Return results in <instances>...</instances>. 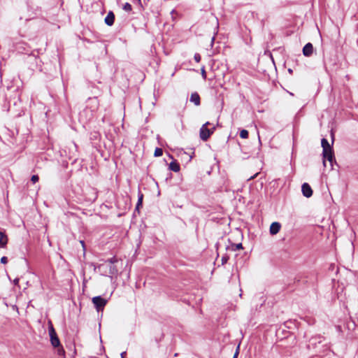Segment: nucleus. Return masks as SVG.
Returning <instances> with one entry per match:
<instances>
[{
	"label": "nucleus",
	"mask_w": 358,
	"mask_h": 358,
	"mask_svg": "<svg viewBox=\"0 0 358 358\" xmlns=\"http://www.w3.org/2000/svg\"><path fill=\"white\" fill-rule=\"evenodd\" d=\"M240 136L242 138H247L248 137V131L246 129H242L240 132Z\"/></svg>",
	"instance_id": "4468645a"
},
{
	"label": "nucleus",
	"mask_w": 358,
	"mask_h": 358,
	"mask_svg": "<svg viewBox=\"0 0 358 358\" xmlns=\"http://www.w3.org/2000/svg\"><path fill=\"white\" fill-rule=\"evenodd\" d=\"M61 353H62V354L64 353V350L63 349H62L61 350H59V354H61Z\"/></svg>",
	"instance_id": "c756f323"
},
{
	"label": "nucleus",
	"mask_w": 358,
	"mask_h": 358,
	"mask_svg": "<svg viewBox=\"0 0 358 358\" xmlns=\"http://www.w3.org/2000/svg\"><path fill=\"white\" fill-rule=\"evenodd\" d=\"M115 15L112 11H110L105 17V23L108 26H112L114 24Z\"/></svg>",
	"instance_id": "1a4fd4ad"
},
{
	"label": "nucleus",
	"mask_w": 358,
	"mask_h": 358,
	"mask_svg": "<svg viewBox=\"0 0 358 358\" xmlns=\"http://www.w3.org/2000/svg\"><path fill=\"white\" fill-rule=\"evenodd\" d=\"M80 243H81L82 246L83 247V248H85V242L83 241H80Z\"/></svg>",
	"instance_id": "bb28decb"
},
{
	"label": "nucleus",
	"mask_w": 358,
	"mask_h": 358,
	"mask_svg": "<svg viewBox=\"0 0 358 358\" xmlns=\"http://www.w3.org/2000/svg\"><path fill=\"white\" fill-rule=\"evenodd\" d=\"M109 267V274L115 275L118 272V269L114 265H106Z\"/></svg>",
	"instance_id": "f8f14e48"
},
{
	"label": "nucleus",
	"mask_w": 358,
	"mask_h": 358,
	"mask_svg": "<svg viewBox=\"0 0 358 358\" xmlns=\"http://www.w3.org/2000/svg\"><path fill=\"white\" fill-rule=\"evenodd\" d=\"M190 101L196 106H199L201 103L199 94L197 92L192 93L190 96Z\"/></svg>",
	"instance_id": "9d476101"
},
{
	"label": "nucleus",
	"mask_w": 358,
	"mask_h": 358,
	"mask_svg": "<svg viewBox=\"0 0 358 358\" xmlns=\"http://www.w3.org/2000/svg\"><path fill=\"white\" fill-rule=\"evenodd\" d=\"M162 154H163V150L162 148H157L155 149V153H154L155 157H160L162 155Z\"/></svg>",
	"instance_id": "2eb2a0df"
},
{
	"label": "nucleus",
	"mask_w": 358,
	"mask_h": 358,
	"mask_svg": "<svg viewBox=\"0 0 358 358\" xmlns=\"http://www.w3.org/2000/svg\"><path fill=\"white\" fill-rule=\"evenodd\" d=\"M13 282H14L15 285H17L18 282H19V279L18 278L15 279Z\"/></svg>",
	"instance_id": "a878e982"
},
{
	"label": "nucleus",
	"mask_w": 358,
	"mask_h": 358,
	"mask_svg": "<svg viewBox=\"0 0 358 358\" xmlns=\"http://www.w3.org/2000/svg\"><path fill=\"white\" fill-rule=\"evenodd\" d=\"M215 129V127L209 129L208 127H206V125H202L199 131V136L201 139L203 141H207L210 135L214 132Z\"/></svg>",
	"instance_id": "f03ea898"
},
{
	"label": "nucleus",
	"mask_w": 358,
	"mask_h": 358,
	"mask_svg": "<svg viewBox=\"0 0 358 358\" xmlns=\"http://www.w3.org/2000/svg\"><path fill=\"white\" fill-rule=\"evenodd\" d=\"M116 262H117V259L115 257H113L106 261V265H113Z\"/></svg>",
	"instance_id": "ddd939ff"
},
{
	"label": "nucleus",
	"mask_w": 358,
	"mask_h": 358,
	"mask_svg": "<svg viewBox=\"0 0 358 358\" xmlns=\"http://www.w3.org/2000/svg\"><path fill=\"white\" fill-rule=\"evenodd\" d=\"M143 197V195L142 194L138 195V202H137L136 207V208H138L139 206L142 205Z\"/></svg>",
	"instance_id": "f3484780"
},
{
	"label": "nucleus",
	"mask_w": 358,
	"mask_h": 358,
	"mask_svg": "<svg viewBox=\"0 0 358 358\" xmlns=\"http://www.w3.org/2000/svg\"><path fill=\"white\" fill-rule=\"evenodd\" d=\"M49 334L52 346L55 348L59 347L60 345V341L52 326H50L49 328Z\"/></svg>",
	"instance_id": "7ed1b4c3"
},
{
	"label": "nucleus",
	"mask_w": 358,
	"mask_h": 358,
	"mask_svg": "<svg viewBox=\"0 0 358 358\" xmlns=\"http://www.w3.org/2000/svg\"><path fill=\"white\" fill-rule=\"evenodd\" d=\"M92 302H93L94 306L96 307V308L97 309V310H99L103 308V307L106 306L107 301L106 299H104L101 296H98L93 297Z\"/></svg>",
	"instance_id": "20e7f679"
},
{
	"label": "nucleus",
	"mask_w": 358,
	"mask_h": 358,
	"mask_svg": "<svg viewBox=\"0 0 358 358\" xmlns=\"http://www.w3.org/2000/svg\"><path fill=\"white\" fill-rule=\"evenodd\" d=\"M194 59L196 62H199L201 61V55L199 53H196L194 56Z\"/></svg>",
	"instance_id": "aec40b11"
},
{
	"label": "nucleus",
	"mask_w": 358,
	"mask_h": 358,
	"mask_svg": "<svg viewBox=\"0 0 358 358\" xmlns=\"http://www.w3.org/2000/svg\"><path fill=\"white\" fill-rule=\"evenodd\" d=\"M39 180V178L37 175H33L31 178V180L33 183H36Z\"/></svg>",
	"instance_id": "6ab92c4d"
},
{
	"label": "nucleus",
	"mask_w": 358,
	"mask_h": 358,
	"mask_svg": "<svg viewBox=\"0 0 358 358\" xmlns=\"http://www.w3.org/2000/svg\"><path fill=\"white\" fill-rule=\"evenodd\" d=\"M90 101H92L93 102H94L95 103H97V99L96 97H94V98H90L89 99Z\"/></svg>",
	"instance_id": "393cba45"
},
{
	"label": "nucleus",
	"mask_w": 358,
	"mask_h": 358,
	"mask_svg": "<svg viewBox=\"0 0 358 358\" xmlns=\"http://www.w3.org/2000/svg\"><path fill=\"white\" fill-rule=\"evenodd\" d=\"M169 169L174 172H178L180 169L179 164L176 161H173L169 164Z\"/></svg>",
	"instance_id": "9b49d317"
},
{
	"label": "nucleus",
	"mask_w": 358,
	"mask_h": 358,
	"mask_svg": "<svg viewBox=\"0 0 358 358\" xmlns=\"http://www.w3.org/2000/svg\"><path fill=\"white\" fill-rule=\"evenodd\" d=\"M313 52V46L312 43H308L305 45V46L303 48V54L306 57H310L312 55Z\"/></svg>",
	"instance_id": "423d86ee"
},
{
	"label": "nucleus",
	"mask_w": 358,
	"mask_h": 358,
	"mask_svg": "<svg viewBox=\"0 0 358 358\" xmlns=\"http://www.w3.org/2000/svg\"><path fill=\"white\" fill-rule=\"evenodd\" d=\"M211 124L209 122H206L203 125H206V127H208V125H210Z\"/></svg>",
	"instance_id": "c85d7f7f"
},
{
	"label": "nucleus",
	"mask_w": 358,
	"mask_h": 358,
	"mask_svg": "<svg viewBox=\"0 0 358 358\" xmlns=\"http://www.w3.org/2000/svg\"><path fill=\"white\" fill-rule=\"evenodd\" d=\"M8 262V258L6 257H2L1 259V263L5 264Z\"/></svg>",
	"instance_id": "5701e85b"
},
{
	"label": "nucleus",
	"mask_w": 358,
	"mask_h": 358,
	"mask_svg": "<svg viewBox=\"0 0 358 358\" xmlns=\"http://www.w3.org/2000/svg\"><path fill=\"white\" fill-rule=\"evenodd\" d=\"M332 141H334V134H331Z\"/></svg>",
	"instance_id": "7c9ffc66"
},
{
	"label": "nucleus",
	"mask_w": 358,
	"mask_h": 358,
	"mask_svg": "<svg viewBox=\"0 0 358 358\" xmlns=\"http://www.w3.org/2000/svg\"><path fill=\"white\" fill-rule=\"evenodd\" d=\"M122 358H124V357H122Z\"/></svg>",
	"instance_id": "2f4dec72"
},
{
	"label": "nucleus",
	"mask_w": 358,
	"mask_h": 358,
	"mask_svg": "<svg viewBox=\"0 0 358 358\" xmlns=\"http://www.w3.org/2000/svg\"><path fill=\"white\" fill-rule=\"evenodd\" d=\"M322 147L323 149L322 155H323V165L324 166H327L326 160L327 159L331 166V169H333V162H335V158L334 155V152L332 150V148L329 143L328 141L326 138H322L321 141Z\"/></svg>",
	"instance_id": "f257e3e1"
},
{
	"label": "nucleus",
	"mask_w": 358,
	"mask_h": 358,
	"mask_svg": "<svg viewBox=\"0 0 358 358\" xmlns=\"http://www.w3.org/2000/svg\"><path fill=\"white\" fill-rule=\"evenodd\" d=\"M123 9L125 11H131L132 9L131 5L129 3H125L124 5L123 6Z\"/></svg>",
	"instance_id": "dca6fc26"
},
{
	"label": "nucleus",
	"mask_w": 358,
	"mask_h": 358,
	"mask_svg": "<svg viewBox=\"0 0 358 358\" xmlns=\"http://www.w3.org/2000/svg\"><path fill=\"white\" fill-rule=\"evenodd\" d=\"M125 355H126V352H122L121 353V358L124 357Z\"/></svg>",
	"instance_id": "cd10ccee"
},
{
	"label": "nucleus",
	"mask_w": 358,
	"mask_h": 358,
	"mask_svg": "<svg viewBox=\"0 0 358 358\" xmlns=\"http://www.w3.org/2000/svg\"><path fill=\"white\" fill-rule=\"evenodd\" d=\"M8 238L6 234L4 232L0 231V248H6L8 243Z\"/></svg>",
	"instance_id": "6e6552de"
},
{
	"label": "nucleus",
	"mask_w": 358,
	"mask_h": 358,
	"mask_svg": "<svg viewBox=\"0 0 358 358\" xmlns=\"http://www.w3.org/2000/svg\"><path fill=\"white\" fill-rule=\"evenodd\" d=\"M301 191L303 195L306 198H309L313 195V190L311 187L306 182L303 183L301 186Z\"/></svg>",
	"instance_id": "39448f33"
},
{
	"label": "nucleus",
	"mask_w": 358,
	"mask_h": 358,
	"mask_svg": "<svg viewBox=\"0 0 358 358\" xmlns=\"http://www.w3.org/2000/svg\"><path fill=\"white\" fill-rule=\"evenodd\" d=\"M238 353H239V345L237 347L236 352L234 353L233 358H237Z\"/></svg>",
	"instance_id": "b1692460"
},
{
	"label": "nucleus",
	"mask_w": 358,
	"mask_h": 358,
	"mask_svg": "<svg viewBox=\"0 0 358 358\" xmlns=\"http://www.w3.org/2000/svg\"><path fill=\"white\" fill-rule=\"evenodd\" d=\"M234 248H233L234 250H238L241 249H243L242 243H237L233 245Z\"/></svg>",
	"instance_id": "a211bd4d"
},
{
	"label": "nucleus",
	"mask_w": 358,
	"mask_h": 358,
	"mask_svg": "<svg viewBox=\"0 0 358 358\" xmlns=\"http://www.w3.org/2000/svg\"><path fill=\"white\" fill-rule=\"evenodd\" d=\"M201 76H202V77H203V79H206V71H205V68H204V67H203V68L201 69Z\"/></svg>",
	"instance_id": "4be33fe9"
},
{
	"label": "nucleus",
	"mask_w": 358,
	"mask_h": 358,
	"mask_svg": "<svg viewBox=\"0 0 358 358\" xmlns=\"http://www.w3.org/2000/svg\"><path fill=\"white\" fill-rule=\"evenodd\" d=\"M229 259V257L227 256H223L222 257V264H224L227 263V262L228 261Z\"/></svg>",
	"instance_id": "412c9836"
},
{
	"label": "nucleus",
	"mask_w": 358,
	"mask_h": 358,
	"mask_svg": "<svg viewBox=\"0 0 358 358\" xmlns=\"http://www.w3.org/2000/svg\"><path fill=\"white\" fill-rule=\"evenodd\" d=\"M281 225L279 222H273L270 226V234L272 235H275L278 234L280 229Z\"/></svg>",
	"instance_id": "0eeeda50"
}]
</instances>
